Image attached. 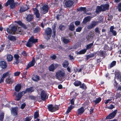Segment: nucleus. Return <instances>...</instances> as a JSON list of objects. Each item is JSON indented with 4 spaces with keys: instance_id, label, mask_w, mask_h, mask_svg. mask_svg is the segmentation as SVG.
Masks as SVG:
<instances>
[{
    "instance_id": "nucleus-1",
    "label": "nucleus",
    "mask_w": 121,
    "mask_h": 121,
    "mask_svg": "<svg viewBox=\"0 0 121 121\" xmlns=\"http://www.w3.org/2000/svg\"><path fill=\"white\" fill-rule=\"evenodd\" d=\"M34 87L32 86L29 88H27L26 90L25 91H23L21 93H17L16 92H15L13 94V96H15L16 97L15 99L17 101H19L21 99L23 96V94L24 95L26 92L31 93L34 91Z\"/></svg>"
},
{
    "instance_id": "nucleus-2",
    "label": "nucleus",
    "mask_w": 121,
    "mask_h": 121,
    "mask_svg": "<svg viewBox=\"0 0 121 121\" xmlns=\"http://www.w3.org/2000/svg\"><path fill=\"white\" fill-rule=\"evenodd\" d=\"M109 5L106 4L104 5H101L100 6H97L96 9V11L98 12L101 11H103L108 9Z\"/></svg>"
},
{
    "instance_id": "nucleus-3",
    "label": "nucleus",
    "mask_w": 121,
    "mask_h": 121,
    "mask_svg": "<svg viewBox=\"0 0 121 121\" xmlns=\"http://www.w3.org/2000/svg\"><path fill=\"white\" fill-rule=\"evenodd\" d=\"M117 110H114L112 112L110 113L106 118L107 120L113 118L115 116L117 112Z\"/></svg>"
},
{
    "instance_id": "nucleus-4",
    "label": "nucleus",
    "mask_w": 121,
    "mask_h": 121,
    "mask_svg": "<svg viewBox=\"0 0 121 121\" xmlns=\"http://www.w3.org/2000/svg\"><path fill=\"white\" fill-rule=\"evenodd\" d=\"M15 3L14 1L13 0H8L5 4V6H8L9 5L10 8L13 9L15 7Z\"/></svg>"
},
{
    "instance_id": "nucleus-5",
    "label": "nucleus",
    "mask_w": 121,
    "mask_h": 121,
    "mask_svg": "<svg viewBox=\"0 0 121 121\" xmlns=\"http://www.w3.org/2000/svg\"><path fill=\"white\" fill-rule=\"evenodd\" d=\"M17 31V28L15 26H13L12 27L11 29H10L8 28H7V31L8 33L9 34H15Z\"/></svg>"
},
{
    "instance_id": "nucleus-6",
    "label": "nucleus",
    "mask_w": 121,
    "mask_h": 121,
    "mask_svg": "<svg viewBox=\"0 0 121 121\" xmlns=\"http://www.w3.org/2000/svg\"><path fill=\"white\" fill-rule=\"evenodd\" d=\"M41 98L43 101H45L48 98V96L45 91L44 90L42 91L40 94Z\"/></svg>"
},
{
    "instance_id": "nucleus-7",
    "label": "nucleus",
    "mask_w": 121,
    "mask_h": 121,
    "mask_svg": "<svg viewBox=\"0 0 121 121\" xmlns=\"http://www.w3.org/2000/svg\"><path fill=\"white\" fill-rule=\"evenodd\" d=\"M11 113L14 116H16L17 115L18 109L17 107H15L12 108Z\"/></svg>"
},
{
    "instance_id": "nucleus-8",
    "label": "nucleus",
    "mask_w": 121,
    "mask_h": 121,
    "mask_svg": "<svg viewBox=\"0 0 121 121\" xmlns=\"http://www.w3.org/2000/svg\"><path fill=\"white\" fill-rule=\"evenodd\" d=\"M40 9L42 13L43 14H45L48 12V6L47 5H44L42 8H41Z\"/></svg>"
},
{
    "instance_id": "nucleus-9",
    "label": "nucleus",
    "mask_w": 121,
    "mask_h": 121,
    "mask_svg": "<svg viewBox=\"0 0 121 121\" xmlns=\"http://www.w3.org/2000/svg\"><path fill=\"white\" fill-rule=\"evenodd\" d=\"M58 66V65L57 64H52L49 67V70L50 71H53Z\"/></svg>"
},
{
    "instance_id": "nucleus-10",
    "label": "nucleus",
    "mask_w": 121,
    "mask_h": 121,
    "mask_svg": "<svg viewBox=\"0 0 121 121\" xmlns=\"http://www.w3.org/2000/svg\"><path fill=\"white\" fill-rule=\"evenodd\" d=\"M35 63V59L34 58H33L31 61L30 62L26 68V69H28L30 67L33 66Z\"/></svg>"
},
{
    "instance_id": "nucleus-11",
    "label": "nucleus",
    "mask_w": 121,
    "mask_h": 121,
    "mask_svg": "<svg viewBox=\"0 0 121 121\" xmlns=\"http://www.w3.org/2000/svg\"><path fill=\"white\" fill-rule=\"evenodd\" d=\"M45 33L48 35L50 37H51V34L52 33V30L51 29L49 28H47L45 30Z\"/></svg>"
},
{
    "instance_id": "nucleus-12",
    "label": "nucleus",
    "mask_w": 121,
    "mask_h": 121,
    "mask_svg": "<svg viewBox=\"0 0 121 121\" xmlns=\"http://www.w3.org/2000/svg\"><path fill=\"white\" fill-rule=\"evenodd\" d=\"M73 3V2L71 0H67L65 3V5L66 7H69L71 6Z\"/></svg>"
},
{
    "instance_id": "nucleus-13",
    "label": "nucleus",
    "mask_w": 121,
    "mask_h": 121,
    "mask_svg": "<svg viewBox=\"0 0 121 121\" xmlns=\"http://www.w3.org/2000/svg\"><path fill=\"white\" fill-rule=\"evenodd\" d=\"M84 111L85 110L83 107H82L78 110L77 112V115L78 116L79 115H81L84 112Z\"/></svg>"
},
{
    "instance_id": "nucleus-14",
    "label": "nucleus",
    "mask_w": 121,
    "mask_h": 121,
    "mask_svg": "<svg viewBox=\"0 0 121 121\" xmlns=\"http://www.w3.org/2000/svg\"><path fill=\"white\" fill-rule=\"evenodd\" d=\"M29 9L28 6L27 5H25L24 6L20 8V13H22L24 12Z\"/></svg>"
},
{
    "instance_id": "nucleus-15",
    "label": "nucleus",
    "mask_w": 121,
    "mask_h": 121,
    "mask_svg": "<svg viewBox=\"0 0 121 121\" xmlns=\"http://www.w3.org/2000/svg\"><path fill=\"white\" fill-rule=\"evenodd\" d=\"M33 11L36 16L37 18H39L40 16V14L39 13V11L36 8L33 9Z\"/></svg>"
},
{
    "instance_id": "nucleus-16",
    "label": "nucleus",
    "mask_w": 121,
    "mask_h": 121,
    "mask_svg": "<svg viewBox=\"0 0 121 121\" xmlns=\"http://www.w3.org/2000/svg\"><path fill=\"white\" fill-rule=\"evenodd\" d=\"M114 29V26H112L110 27V32L112 33L113 35L114 36H115L117 35V33L115 30H113Z\"/></svg>"
},
{
    "instance_id": "nucleus-17",
    "label": "nucleus",
    "mask_w": 121,
    "mask_h": 121,
    "mask_svg": "<svg viewBox=\"0 0 121 121\" xmlns=\"http://www.w3.org/2000/svg\"><path fill=\"white\" fill-rule=\"evenodd\" d=\"M7 64L4 61H1L0 62V66L3 68H6Z\"/></svg>"
},
{
    "instance_id": "nucleus-18",
    "label": "nucleus",
    "mask_w": 121,
    "mask_h": 121,
    "mask_svg": "<svg viewBox=\"0 0 121 121\" xmlns=\"http://www.w3.org/2000/svg\"><path fill=\"white\" fill-rule=\"evenodd\" d=\"M91 18L90 16H87L85 18L83 19V23L86 24L87 22H88L91 20Z\"/></svg>"
},
{
    "instance_id": "nucleus-19",
    "label": "nucleus",
    "mask_w": 121,
    "mask_h": 121,
    "mask_svg": "<svg viewBox=\"0 0 121 121\" xmlns=\"http://www.w3.org/2000/svg\"><path fill=\"white\" fill-rule=\"evenodd\" d=\"M33 18V15L32 14H29L27 16L26 19L27 21L30 22L32 20Z\"/></svg>"
},
{
    "instance_id": "nucleus-20",
    "label": "nucleus",
    "mask_w": 121,
    "mask_h": 121,
    "mask_svg": "<svg viewBox=\"0 0 121 121\" xmlns=\"http://www.w3.org/2000/svg\"><path fill=\"white\" fill-rule=\"evenodd\" d=\"M56 76H64L65 73L64 70L61 71H59L56 72Z\"/></svg>"
},
{
    "instance_id": "nucleus-21",
    "label": "nucleus",
    "mask_w": 121,
    "mask_h": 121,
    "mask_svg": "<svg viewBox=\"0 0 121 121\" xmlns=\"http://www.w3.org/2000/svg\"><path fill=\"white\" fill-rule=\"evenodd\" d=\"M75 26L74 25L73 22H72L69 25V29L71 31H73L74 30Z\"/></svg>"
},
{
    "instance_id": "nucleus-22",
    "label": "nucleus",
    "mask_w": 121,
    "mask_h": 121,
    "mask_svg": "<svg viewBox=\"0 0 121 121\" xmlns=\"http://www.w3.org/2000/svg\"><path fill=\"white\" fill-rule=\"evenodd\" d=\"M13 80L11 78L9 77L7 78L6 80V82L8 84H12L13 82Z\"/></svg>"
},
{
    "instance_id": "nucleus-23",
    "label": "nucleus",
    "mask_w": 121,
    "mask_h": 121,
    "mask_svg": "<svg viewBox=\"0 0 121 121\" xmlns=\"http://www.w3.org/2000/svg\"><path fill=\"white\" fill-rule=\"evenodd\" d=\"M29 40L31 42L33 43L37 42L38 39H35L33 36H32L29 39Z\"/></svg>"
},
{
    "instance_id": "nucleus-24",
    "label": "nucleus",
    "mask_w": 121,
    "mask_h": 121,
    "mask_svg": "<svg viewBox=\"0 0 121 121\" xmlns=\"http://www.w3.org/2000/svg\"><path fill=\"white\" fill-rule=\"evenodd\" d=\"M21 85L20 84H17L15 87V91L17 92H19L21 89Z\"/></svg>"
},
{
    "instance_id": "nucleus-25",
    "label": "nucleus",
    "mask_w": 121,
    "mask_h": 121,
    "mask_svg": "<svg viewBox=\"0 0 121 121\" xmlns=\"http://www.w3.org/2000/svg\"><path fill=\"white\" fill-rule=\"evenodd\" d=\"M13 59L12 56L10 54L7 55V59L8 62H10Z\"/></svg>"
},
{
    "instance_id": "nucleus-26",
    "label": "nucleus",
    "mask_w": 121,
    "mask_h": 121,
    "mask_svg": "<svg viewBox=\"0 0 121 121\" xmlns=\"http://www.w3.org/2000/svg\"><path fill=\"white\" fill-rule=\"evenodd\" d=\"M32 79L33 81L37 82L40 79V77L39 76H33L32 78Z\"/></svg>"
},
{
    "instance_id": "nucleus-27",
    "label": "nucleus",
    "mask_w": 121,
    "mask_h": 121,
    "mask_svg": "<svg viewBox=\"0 0 121 121\" xmlns=\"http://www.w3.org/2000/svg\"><path fill=\"white\" fill-rule=\"evenodd\" d=\"M101 99L100 97H99L97 98L95 100H93V102L95 103V104L99 103L101 100Z\"/></svg>"
},
{
    "instance_id": "nucleus-28",
    "label": "nucleus",
    "mask_w": 121,
    "mask_h": 121,
    "mask_svg": "<svg viewBox=\"0 0 121 121\" xmlns=\"http://www.w3.org/2000/svg\"><path fill=\"white\" fill-rule=\"evenodd\" d=\"M73 106L72 105H71L68 108L66 112V114H68L71 111L73 108Z\"/></svg>"
},
{
    "instance_id": "nucleus-29",
    "label": "nucleus",
    "mask_w": 121,
    "mask_h": 121,
    "mask_svg": "<svg viewBox=\"0 0 121 121\" xmlns=\"http://www.w3.org/2000/svg\"><path fill=\"white\" fill-rule=\"evenodd\" d=\"M48 109L50 111L52 112H53L54 108L52 105L50 104L49 105L48 107Z\"/></svg>"
},
{
    "instance_id": "nucleus-30",
    "label": "nucleus",
    "mask_w": 121,
    "mask_h": 121,
    "mask_svg": "<svg viewBox=\"0 0 121 121\" xmlns=\"http://www.w3.org/2000/svg\"><path fill=\"white\" fill-rule=\"evenodd\" d=\"M77 10L78 11H83L85 13L86 12V8L85 7H81L78 9Z\"/></svg>"
},
{
    "instance_id": "nucleus-31",
    "label": "nucleus",
    "mask_w": 121,
    "mask_h": 121,
    "mask_svg": "<svg viewBox=\"0 0 121 121\" xmlns=\"http://www.w3.org/2000/svg\"><path fill=\"white\" fill-rule=\"evenodd\" d=\"M62 41L65 44H67L70 42V40L69 39L64 38H62Z\"/></svg>"
},
{
    "instance_id": "nucleus-32",
    "label": "nucleus",
    "mask_w": 121,
    "mask_h": 121,
    "mask_svg": "<svg viewBox=\"0 0 121 121\" xmlns=\"http://www.w3.org/2000/svg\"><path fill=\"white\" fill-rule=\"evenodd\" d=\"M76 86H80L81 85V82L79 81H76L74 82L73 83Z\"/></svg>"
},
{
    "instance_id": "nucleus-33",
    "label": "nucleus",
    "mask_w": 121,
    "mask_h": 121,
    "mask_svg": "<svg viewBox=\"0 0 121 121\" xmlns=\"http://www.w3.org/2000/svg\"><path fill=\"white\" fill-rule=\"evenodd\" d=\"M17 23L19 24L20 26H21L25 29H26V26L23 23H22L21 21H18L17 22Z\"/></svg>"
},
{
    "instance_id": "nucleus-34",
    "label": "nucleus",
    "mask_w": 121,
    "mask_h": 121,
    "mask_svg": "<svg viewBox=\"0 0 121 121\" xmlns=\"http://www.w3.org/2000/svg\"><path fill=\"white\" fill-rule=\"evenodd\" d=\"M8 38L10 40L14 41L16 40L15 37L13 36H8Z\"/></svg>"
},
{
    "instance_id": "nucleus-35",
    "label": "nucleus",
    "mask_w": 121,
    "mask_h": 121,
    "mask_svg": "<svg viewBox=\"0 0 121 121\" xmlns=\"http://www.w3.org/2000/svg\"><path fill=\"white\" fill-rule=\"evenodd\" d=\"M4 117V113L2 112L0 113V121H3Z\"/></svg>"
},
{
    "instance_id": "nucleus-36",
    "label": "nucleus",
    "mask_w": 121,
    "mask_h": 121,
    "mask_svg": "<svg viewBox=\"0 0 121 121\" xmlns=\"http://www.w3.org/2000/svg\"><path fill=\"white\" fill-rule=\"evenodd\" d=\"M93 43H92L87 45L86 46V50L89 49L91 48L93 45Z\"/></svg>"
},
{
    "instance_id": "nucleus-37",
    "label": "nucleus",
    "mask_w": 121,
    "mask_h": 121,
    "mask_svg": "<svg viewBox=\"0 0 121 121\" xmlns=\"http://www.w3.org/2000/svg\"><path fill=\"white\" fill-rule=\"evenodd\" d=\"M116 64V61H113L111 62L109 66V68H111L115 66Z\"/></svg>"
},
{
    "instance_id": "nucleus-38",
    "label": "nucleus",
    "mask_w": 121,
    "mask_h": 121,
    "mask_svg": "<svg viewBox=\"0 0 121 121\" xmlns=\"http://www.w3.org/2000/svg\"><path fill=\"white\" fill-rule=\"evenodd\" d=\"M69 65V63L68 61H65L63 64V66L64 67H67Z\"/></svg>"
},
{
    "instance_id": "nucleus-39",
    "label": "nucleus",
    "mask_w": 121,
    "mask_h": 121,
    "mask_svg": "<svg viewBox=\"0 0 121 121\" xmlns=\"http://www.w3.org/2000/svg\"><path fill=\"white\" fill-rule=\"evenodd\" d=\"M33 44V43L28 40V41L26 44V46L28 47H31L32 46Z\"/></svg>"
},
{
    "instance_id": "nucleus-40",
    "label": "nucleus",
    "mask_w": 121,
    "mask_h": 121,
    "mask_svg": "<svg viewBox=\"0 0 121 121\" xmlns=\"http://www.w3.org/2000/svg\"><path fill=\"white\" fill-rule=\"evenodd\" d=\"M39 116L38 112L36 111L35 112L34 114V118L35 119L37 118Z\"/></svg>"
},
{
    "instance_id": "nucleus-41",
    "label": "nucleus",
    "mask_w": 121,
    "mask_h": 121,
    "mask_svg": "<svg viewBox=\"0 0 121 121\" xmlns=\"http://www.w3.org/2000/svg\"><path fill=\"white\" fill-rule=\"evenodd\" d=\"M121 96V94L120 92H118L117 93L116 95L115 96V99H117L119 98H120Z\"/></svg>"
},
{
    "instance_id": "nucleus-42",
    "label": "nucleus",
    "mask_w": 121,
    "mask_h": 121,
    "mask_svg": "<svg viewBox=\"0 0 121 121\" xmlns=\"http://www.w3.org/2000/svg\"><path fill=\"white\" fill-rule=\"evenodd\" d=\"M22 30L20 28H19L18 29L16 32V33L17 34H18L20 35L22 34Z\"/></svg>"
},
{
    "instance_id": "nucleus-43",
    "label": "nucleus",
    "mask_w": 121,
    "mask_h": 121,
    "mask_svg": "<svg viewBox=\"0 0 121 121\" xmlns=\"http://www.w3.org/2000/svg\"><path fill=\"white\" fill-rule=\"evenodd\" d=\"M12 75V74L11 72L10 71H9L4 73L3 76H9L11 75Z\"/></svg>"
},
{
    "instance_id": "nucleus-44",
    "label": "nucleus",
    "mask_w": 121,
    "mask_h": 121,
    "mask_svg": "<svg viewBox=\"0 0 121 121\" xmlns=\"http://www.w3.org/2000/svg\"><path fill=\"white\" fill-rule=\"evenodd\" d=\"M100 22L98 21H92V24L93 26L94 27L96 25L98 24Z\"/></svg>"
},
{
    "instance_id": "nucleus-45",
    "label": "nucleus",
    "mask_w": 121,
    "mask_h": 121,
    "mask_svg": "<svg viewBox=\"0 0 121 121\" xmlns=\"http://www.w3.org/2000/svg\"><path fill=\"white\" fill-rule=\"evenodd\" d=\"M40 30V28L39 27H37L34 31L35 33H36L39 32Z\"/></svg>"
},
{
    "instance_id": "nucleus-46",
    "label": "nucleus",
    "mask_w": 121,
    "mask_h": 121,
    "mask_svg": "<svg viewBox=\"0 0 121 121\" xmlns=\"http://www.w3.org/2000/svg\"><path fill=\"white\" fill-rule=\"evenodd\" d=\"M64 76H56V78L60 81L62 80L64 78Z\"/></svg>"
},
{
    "instance_id": "nucleus-47",
    "label": "nucleus",
    "mask_w": 121,
    "mask_h": 121,
    "mask_svg": "<svg viewBox=\"0 0 121 121\" xmlns=\"http://www.w3.org/2000/svg\"><path fill=\"white\" fill-rule=\"evenodd\" d=\"M86 50L84 49L80 51L78 53L79 54H84L86 52Z\"/></svg>"
},
{
    "instance_id": "nucleus-48",
    "label": "nucleus",
    "mask_w": 121,
    "mask_h": 121,
    "mask_svg": "<svg viewBox=\"0 0 121 121\" xmlns=\"http://www.w3.org/2000/svg\"><path fill=\"white\" fill-rule=\"evenodd\" d=\"M98 54L101 56H104V53L103 51L101 50H100Z\"/></svg>"
},
{
    "instance_id": "nucleus-49",
    "label": "nucleus",
    "mask_w": 121,
    "mask_h": 121,
    "mask_svg": "<svg viewBox=\"0 0 121 121\" xmlns=\"http://www.w3.org/2000/svg\"><path fill=\"white\" fill-rule=\"evenodd\" d=\"M82 28L80 26H79L76 29V31L78 32H80L82 30Z\"/></svg>"
},
{
    "instance_id": "nucleus-50",
    "label": "nucleus",
    "mask_w": 121,
    "mask_h": 121,
    "mask_svg": "<svg viewBox=\"0 0 121 121\" xmlns=\"http://www.w3.org/2000/svg\"><path fill=\"white\" fill-rule=\"evenodd\" d=\"M60 29L61 30H63L65 29V27L63 25H60L59 27Z\"/></svg>"
},
{
    "instance_id": "nucleus-51",
    "label": "nucleus",
    "mask_w": 121,
    "mask_h": 121,
    "mask_svg": "<svg viewBox=\"0 0 121 121\" xmlns=\"http://www.w3.org/2000/svg\"><path fill=\"white\" fill-rule=\"evenodd\" d=\"M54 110L53 112L55 111L58 110L59 109V107L58 105H55L53 107Z\"/></svg>"
},
{
    "instance_id": "nucleus-52",
    "label": "nucleus",
    "mask_w": 121,
    "mask_h": 121,
    "mask_svg": "<svg viewBox=\"0 0 121 121\" xmlns=\"http://www.w3.org/2000/svg\"><path fill=\"white\" fill-rule=\"evenodd\" d=\"M80 87L83 89H84L86 88V86L84 83H83L82 84H81L80 85Z\"/></svg>"
},
{
    "instance_id": "nucleus-53",
    "label": "nucleus",
    "mask_w": 121,
    "mask_h": 121,
    "mask_svg": "<svg viewBox=\"0 0 121 121\" xmlns=\"http://www.w3.org/2000/svg\"><path fill=\"white\" fill-rule=\"evenodd\" d=\"M115 76H119L121 75L120 72L118 70H116L115 72Z\"/></svg>"
},
{
    "instance_id": "nucleus-54",
    "label": "nucleus",
    "mask_w": 121,
    "mask_h": 121,
    "mask_svg": "<svg viewBox=\"0 0 121 121\" xmlns=\"http://www.w3.org/2000/svg\"><path fill=\"white\" fill-rule=\"evenodd\" d=\"M118 11L120 12H121V3H120L118 4Z\"/></svg>"
},
{
    "instance_id": "nucleus-55",
    "label": "nucleus",
    "mask_w": 121,
    "mask_h": 121,
    "mask_svg": "<svg viewBox=\"0 0 121 121\" xmlns=\"http://www.w3.org/2000/svg\"><path fill=\"white\" fill-rule=\"evenodd\" d=\"M115 108V107L112 104L110 105V106L109 107H107V108L109 109H112Z\"/></svg>"
},
{
    "instance_id": "nucleus-56",
    "label": "nucleus",
    "mask_w": 121,
    "mask_h": 121,
    "mask_svg": "<svg viewBox=\"0 0 121 121\" xmlns=\"http://www.w3.org/2000/svg\"><path fill=\"white\" fill-rule=\"evenodd\" d=\"M32 119L31 117H27L25 119V120L24 121H30Z\"/></svg>"
},
{
    "instance_id": "nucleus-57",
    "label": "nucleus",
    "mask_w": 121,
    "mask_h": 121,
    "mask_svg": "<svg viewBox=\"0 0 121 121\" xmlns=\"http://www.w3.org/2000/svg\"><path fill=\"white\" fill-rule=\"evenodd\" d=\"M6 76H2L0 80V83L4 82V79L5 78Z\"/></svg>"
},
{
    "instance_id": "nucleus-58",
    "label": "nucleus",
    "mask_w": 121,
    "mask_h": 121,
    "mask_svg": "<svg viewBox=\"0 0 121 121\" xmlns=\"http://www.w3.org/2000/svg\"><path fill=\"white\" fill-rule=\"evenodd\" d=\"M26 104L25 103H24L23 104H22L21 107V108L22 109H23L26 106Z\"/></svg>"
},
{
    "instance_id": "nucleus-59",
    "label": "nucleus",
    "mask_w": 121,
    "mask_h": 121,
    "mask_svg": "<svg viewBox=\"0 0 121 121\" xmlns=\"http://www.w3.org/2000/svg\"><path fill=\"white\" fill-rule=\"evenodd\" d=\"M115 78H116L121 81V76H115Z\"/></svg>"
},
{
    "instance_id": "nucleus-60",
    "label": "nucleus",
    "mask_w": 121,
    "mask_h": 121,
    "mask_svg": "<svg viewBox=\"0 0 121 121\" xmlns=\"http://www.w3.org/2000/svg\"><path fill=\"white\" fill-rule=\"evenodd\" d=\"M80 22L79 21H77L75 22V24L76 26H78L80 25Z\"/></svg>"
},
{
    "instance_id": "nucleus-61",
    "label": "nucleus",
    "mask_w": 121,
    "mask_h": 121,
    "mask_svg": "<svg viewBox=\"0 0 121 121\" xmlns=\"http://www.w3.org/2000/svg\"><path fill=\"white\" fill-rule=\"evenodd\" d=\"M74 99L73 98L72 99H71L70 100V102L71 104L72 105H74Z\"/></svg>"
},
{
    "instance_id": "nucleus-62",
    "label": "nucleus",
    "mask_w": 121,
    "mask_h": 121,
    "mask_svg": "<svg viewBox=\"0 0 121 121\" xmlns=\"http://www.w3.org/2000/svg\"><path fill=\"white\" fill-rule=\"evenodd\" d=\"M14 57L15 60H18L19 58V56L18 55H14Z\"/></svg>"
},
{
    "instance_id": "nucleus-63",
    "label": "nucleus",
    "mask_w": 121,
    "mask_h": 121,
    "mask_svg": "<svg viewBox=\"0 0 121 121\" xmlns=\"http://www.w3.org/2000/svg\"><path fill=\"white\" fill-rule=\"evenodd\" d=\"M29 98L31 99H35V97L33 95H31L29 96Z\"/></svg>"
},
{
    "instance_id": "nucleus-64",
    "label": "nucleus",
    "mask_w": 121,
    "mask_h": 121,
    "mask_svg": "<svg viewBox=\"0 0 121 121\" xmlns=\"http://www.w3.org/2000/svg\"><path fill=\"white\" fill-rule=\"evenodd\" d=\"M118 83H117V82L115 81L114 84V86H115L116 88L117 89L118 85Z\"/></svg>"
}]
</instances>
